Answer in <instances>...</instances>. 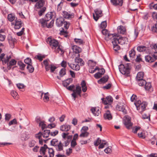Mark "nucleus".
<instances>
[{
  "instance_id": "nucleus-44",
  "label": "nucleus",
  "mask_w": 157,
  "mask_h": 157,
  "mask_svg": "<svg viewBox=\"0 0 157 157\" xmlns=\"http://www.w3.org/2000/svg\"><path fill=\"white\" fill-rule=\"evenodd\" d=\"M56 52V53H59L60 55H62L64 53V51L63 49L59 45L57 49Z\"/></svg>"
},
{
  "instance_id": "nucleus-50",
  "label": "nucleus",
  "mask_w": 157,
  "mask_h": 157,
  "mask_svg": "<svg viewBox=\"0 0 157 157\" xmlns=\"http://www.w3.org/2000/svg\"><path fill=\"white\" fill-rule=\"evenodd\" d=\"M11 94L14 98L16 99L17 98L18 94L16 91H15L14 90L12 91L11 92Z\"/></svg>"
},
{
  "instance_id": "nucleus-43",
  "label": "nucleus",
  "mask_w": 157,
  "mask_h": 157,
  "mask_svg": "<svg viewBox=\"0 0 157 157\" xmlns=\"http://www.w3.org/2000/svg\"><path fill=\"white\" fill-rule=\"evenodd\" d=\"M58 140L56 139H53L51 141V144L52 145L55 146L56 145H57L59 143Z\"/></svg>"
},
{
  "instance_id": "nucleus-13",
  "label": "nucleus",
  "mask_w": 157,
  "mask_h": 157,
  "mask_svg": "<svg viewBox=\"0 0 157 157\" xmlns=\"http://www.w3.org/2000/svg\"><path fill=\"white\" fill-rule=\"evenodd\" d=\"M116 108L117 110L122 111L124 114L127 113V110L125 109V107L123 105L121 104H118L117 105Z\"/></svg>"
},
{
  "instance_id": "nucleus-48",
  "label": "nucleus",
  "mask_w": 157,
  "mask_h": 157,
  "mask_svg": "<svg viewBox=\"0 0 157 157\" xmlns=\"http://www.w3.org/2000/svg\"><path fill=\"white\" fill-rule=\"evenodd\" d=\"M49 94L48 92L44 94V102H47L49 100Z\"/></svg>"
},
{
  "instance_id": "nucleus-40",
  "label": "nucleus",
  "mask_w": 157,
  "mask_h": 157,
  "mask_svg": "<svg viewBox=\"0 0 157 157\" xmlns=\"http://www.w3.org/2000/svg\"><path fill=\"white\" fill-rule=\"evenodd\" d=\"M15 18V17L14 15L12 13L9 14L8 16V19L11 22L12 21L14 20H15L16 19Z\"/></svg>"
},
{
  "instance_id": "nucleus-49",
  "label": "nucleus",
  "mask_w": 157,
  "mask_h": 157,
  "mask_svg": "<svg viewBox=\"0 0 157 157\" xmlns=\"http://www.w3.org/2000/svg\"><path fill=\"white\" fill-rule=\"evenodd\" d=\"M74 41L76 43L78 44L79 45L82 44L84 43L83 40L80 39L75 38L74 39Z\"/></svg>"
},
{
  "instance_id": "nucleus-58",
  "label": "nucleus",
  "mask_w": 157,
  "mask_h": 157,
  "mask_svg": "<svg viewBox=\"0 0 157 157\" xmlns=\"http://www.w3.org/2000/svg\"><path fill=\"white\" fill-rule=\"evenodd\" d=\"M11 115L10 114L6 113L5 115V120L6 121H9L11 118Z\"/></svg>"
},
{
  "instance_id": "nucleus-30",
  "label": "nucleus",
  "mask_w": 157,
  "mask_h": 157,
  "mask_svg": "<svg viewBox=\"0 0 157 157\" xmlns=\"http://www.w3.org/2000/svg\"><path fill=\"white\" fill-rule=\"evenodd\" d=\"M73 92H75L76 94H78L80 97L81 96V87L79 86H77L76 87V90H73Z\"/></svg>"
},
{
  "instance_id": "nucleus-19",
  "label": "nucleus",
  "mask_w": 157,
  "mask_h": 157,
  "mask_svg": "<svg viewBox=\"0 0 157 157\" xmlns=\"http://www.w3.org/2000/svg\"><path fill=\"white\" fill-rule=\"evenodd\" d=\"M72 48L73 52L76 54H78L82 52L81 48L76 45H73L72 46Z\"/></svg>"
},
{
  "instance_id": "nucleus-36",
  "label": "nucleus",
  "mask_w": 157,
  "mask_h": 157,
  "mask_svg": "<svg viewBox=\"0 0 157 157\" xmlns=\"http://www.w3.org/2000/svg\"><path fill=\"white\" fill-rule=\"evenodd\" d=\"M46 21L44 18H42L39 20V22L41 24V25L43 27H45L47 26V23Z\"/></svg>"
},
{
  "instance_id": "nucleus-34",
  "label": "nucleus",
  "mask_w": 157,
  "mask_h": 157,
  "mask_svg": "<svg viewBox=\"0 0 157 157\" xmlns=\"http://www.w3.org/2000/svg\"><path fill=\"white\" fill-rule=\"evenodd\" d=\"M44 2L43 0H39L36 4L35 6L37 8L39 9L43 6Z\"/></svg>"
},
{
  "instance_id": "nucleus-12",
  "label": "nucleus",
  "mask_w": 157,
  "mask_h": 157,
  "mask_svg": "<svg viewBox=\"0 0 157 157\" xmlns=\"http://www.w3.org/2000/svg\"><path fill=\"white\" fill-rule=\"evenodd\" d=\"M63 16L65 18H72L74 17V14L73 13H71L70 12H68L66 11L63 12Z\"/></svg>"
},
{
  "instance_id": "nucleus-47",
  "label": "nucleus",
  "mask_w": 157,
  "mask_h": 157,
  "mask_svg": "<svg viewBox=\"0 0 157 157\" xmlns=\"http://www.w3.org/2000/svg\"><path fill=\"white\" fill-rule=\"evenodd\" d=\"M129 56L132 58H134L136 55V52L134 49H132L129 51Z\"/></svg>"
},
{
  "instance_id": "nucleus-21",
  "label": "nucleus",
  "mask_w": 157,
  "mask_h": 157,
  "mask_svg": "<svg viewBox=\"0 0 157 157\" xmlns=\"http://www.w3.org/2000/svg\"><path fill=\"white\" fill-rule=\"evenodd\" d=\"M7 67L8 70H10L12 66L15 65L17 63V61L14 59H12L9 63H7Z\"/></svg>"
},
{
  "instance_id": "nucleus-27",
  "label": "nucleus",
  "mask_w": 157,
  "mask_h": 157,
  "mask_svg": "<svg viewBox=\"0 0 157 157\" xmlns=\"http://www.w3.org/2000/svg\"><path fill=\"white\" fill-rule=\"evenodd\" d=\"M111 37H112L113 38V39L112 40V42L113 45H118V44H119V40L118 36H116V35H115V36H114V37L113 36H111Z\"/></svg>"
},
{
  "instance_id": "nucleus-10",
  "label": "nucleus",
  "mask_w": 157,
  "mask_h": 157,
  "mask_svg": "<svg viewBox=\"0 0 157 157\" xmlns=\"http://www.w3.org/2000/svg\"><path fill=\"white\" fill-rule=\"evenodd\" d=\"M7 40L11 47L12 48H13L14 42L16 40V39L13 37L11 35H9L7 37Z\"/></svg>"
},
{
  "instance_id": "nucleus-26",
  "label": "nucleus",
  "mask_w": 157,
  "mask_h": 157,
  "mask_svg": "<svg viewBox=\"0 0 157 157\" xmlns=\"http://www.w3.org/2000/svg\"><path fill=\"white\" fill-rule=\"evenodd\" d=\"M72 81V79L71 78L67 79L66 80L63 81V86L67 87Z\"/></svg>"
},
{
  "instance_id": "nucleus-45",
  "label": "nucleus",
  "mask_w": 157,
  "mask_h": 157,
  "mask_svg": "<svg viewBox=\"0 0 157 157\" xmlns=\"http://www.w3.org/2000/svg\"><path fill=\"white\" fill-rule=\"evenodd\" d=\"M27 68L29 72L30 73L33 72L34 70V68L31 64L28 65Z\"/></svg>"
},
{
  "instance_id": "nucleus-56",
  "label": "nucleus",
  "mask_w": 157,
  "mask_h": 157,
  "mask_svg": "<svg viewBox=\"0 0 157 157\" xmlns=\"http://www.w3.org/2000/svg\"><path fill=\"white\" fill-rule=\"evenodd\" d=\"M46 8L45 7H43L38 12V14L40 16L42 15L44 13L45 11Z\"/></svg>"
},
{
  "instance_id": "nucleus-15",
  "label": "nucleus",
  "mask_w": 157,
  "mask_h": 157,
  "mask_svg": "<svg viewBox=\"0 0 157 157\" xmlns=\"http://www.w3.org/2000/svg\"><path fill=\"white\" fill-rule=\"evenodd\" d=\"M80 57V55L78 54L77 56H76L75 59V61L76 63L78 64L79 63L80 66H83L85 63L81 58H79Z\"/></svg>"
},
{
  "instance_id": "nucleus-7",
  "label": "nucleus",
  "mask_w": 157,
  "mask_h": 157,
  "mask_svg": "<svg viewBox=\"0 0 157 157\" xmlns=\"http://www.w3.org/2000/svg\"><path fill=\"white\" fill-rule=\"evenodd\" d=\"M131 118L128 117H126L124 119V124L127 128L130 129L132 125V123L131 122Z\"/></svg>"
},
{
  "instance_id": "nucleus-22",
  "label": "nucleus",
  "mask_w": 157,
  "mask_h": 157,
  "mask_svg": "<svg viewBox=\"0 0 157 157\" xmlns=\"http://www.w3.org/2000/svg\"><path fill=\"white\" fill-rule=\"evenodd\" d=\"M109 78V76L108 75H106L99 80L98 82L99 84L105 83L108 81Z\"/></svg>"
},
{
  "instance_id": "nucleus-32",
  "label": "nucleus",
  "mask_w": 157,
  "mask_h": 157,
  "mask_svg": "<svg viewBox=\"0 0 157 157\" xmlns=\"http://www.w3.org/2000/svg\"><path fill=\"white\" fill-rule=\"evenodd\" d=\"M119 44L123 45L125 43L127 39L126 37L119 36Z\"/></svg>"
},
{
  "instance_id": "nucleus-17",
  "label": "nucleus",
  "mask_w": 157,
  "mask_h": 157,
  "mask_svg": "<svg viewBox=\"0 0 157 157\" xmlns=\"http://www.w3.org/2000/svg\"><path fill=\"white\" fill-rule=\"evenodd\" d=\"M64 145L61 141L59 142V143L55 147L56 151H60L63 150Z\"/></svg>"
},
{
  "instance_id": "nucleus-2",
  "label": "nucleus",
  "mask_w": 157,
  "mask_h": 157,
  "mask_svg": "<svg viewBox=\"0 0 157 157\" xmlns=\"http://www.w3.org/2000/svg\"><path fill=\"white\" fill-rule=\"evenodd\" d=\"M129 65V63H127L126 66L123 64L120 65L119 66V69L120 72L122 74L128 76L130 73Z\"/></svg>"
},
{
  "instance_id": "nucleus-64",
  "label": "nucleus",
  "mask_w": 157,
  "mask_h": 157,
  "mask_svg": "<svg viewBox=\"0 0 157 157\" xmlns=\"http://www.w3.org/2000/svg\"><path fill=\"white\" fill-rule=\"evenodd\" d=\"M152 31L154 33H157V24H155V26L152 28Z\"/></svg>"
},
{
  "instance_id": "nucleus-11",
  "label": "nucleus",
  "mask_w": 157,
  "mask_h": 157,
  "mask_svg": "<svg viewBox=\"0 0 157 157\" xmlns=\"http://www.w3.org/2000/svg\"><path fill=\"white\" fill-rule=\"evenodd\" d=\"M111 3L114 6H122L123 0H110Z\"/></svg>"
},
{
  "instance_id": "nucleus-28",
  "label": "nucleus",
  "mask_w": 157,
  "mask_h": 157,
  "mask_svg": "<svg viewBox=\"0 0 157 157\" xmlns=\"http://www.w3.org/2000/svg\"><path fill=\"white\" fill-rule=\"evenodd\" d=\"M117 29L118 33L122 34H124L126 31L125 28L122 26H118Z\"/></svg>"
},
{
  "instance_id": "nucleus-14",
  "label": "nucleus",
  "mask_w": 157,
  "mask_h": 157,
  "mask_svg": "<svg viewBox=\"0 0 157 157\" xmlns=\"http://www.w3.org/2000/svg\"><path fill=\"white\" fill-rule=\"evenodd\" d=\"M64 21V19L62 17L58 18L56 20V25L58 27L61 26Z\"/></svg>"
},
{
  "instance_id": "nucleus-57",
  "label": "nucleus",
  "mask_w": 157,
  "mask_h": 157,
  "mask_svg": "<svg viewBox=\"0 0 157 157\" xmlns=\"http://www.w3.org/2000/svg\"><path fill=\"white\" fill-rule=\"evenodd\" d=\"M11 58V56H6V59L5 58V60H3V64H6L7 63H8L9 61V60Z\"/></svg>"
},
{
  "instance_id": "nucleus-1",
  "label": "nucleus",
  "mask_w": 157,
  "mask_h": 157,
  "mask_svg": "<svg viewBox=\"0 0 157 157\" xmlns=\"http://www.w3.org/2000/svg\"><path fill=\"white\" fill-rule=\"evenodd\" d=\"M134 104L136 107L137 109L140 113H142L146 109L147 104L145 102H141L140 100H138L134 102Z\"/></svg>"
},
{
  "instance_id": "nucleus-3",
  "label": "nucleus",
  "mask_w": 157,
  "mask_h": 157,
  "mask_svg": "<svg viewBox=\"0 0 157 157\" xmlns=\"http://www.w3.org/2000/svg\"><path fill=\"white\" fill-rule=\"evenodd\" d=\"M150 54H151L155 59H157V44H155L151 46Z\"/></svg>"
},
{
  "instance_id": "nucleus-63",
  "label": "nucleus",
  "mask_w": 157,
  "mask_h": 157,
  "mask_svg": "<svg viewBox=\"0 0 157 157\" xmlns=\"http://www.w3.org/2000/svg\"><path fill=\"white\" fill-rule=\"evenodd\" d=\"M107 26V23L106 21H102L101 24V27L102 29H105Z\"/></svg>"
},
{
  "instance_id": "nucleus-5",
  "label": "nucleus",
  "mask_w": 157,
  "mask_h": 157,
  "mask_svg": "<svg viewBox=\"0 0 157 157\" xmlns=\"http://www.w3.org/2000/svg\"><path fill=\"white\" fill-rule=\"evenodd\" d=\"M94 11L96 15L93 13V17L94 20L97 21L98 19L102 16V11L99 9H96Z\"/></svg>"
},
{
  "instance_id": "nucleus-6",
  "label": "nucleus",
  "mask_w": 157,
  "mask_h": 157,
  "mask_svg": "<svg viewBox=\"0 0 157 157\" xmlns=\"http://www.w3.org/2000/svg\"><path fill=\"white\" fill-rule=\"evenodd\" d=\"M102 103L105 105H110L113 101V98L110 96H107L105 98H104L101 99Z\"/></svg>"
},
{
  "instance_id": "nucleus-52",
  "label": "nucleus",
  "mask_w": 157,
  "mask_h": 157,
  "mask_svg": "<svg viewBox=\"0 0 157 157\" xmlns=\"http://www.w3.org/2000/svg\"><path fill=\"white\" fill-rule=\"evenodd\" d=\"M81 132V133L79 136L81 137H87L89 135V133L87 132H82V131Z\"/></svg>"
},
{
  "instance_id": "nucleus-9",
  "label": "nucleus",
  "mask_w": 157,
  "mask_h": 157,
  "mask_svg": "<svg viewBox=\"0 0 157 157\" xmlns=\"http://www.w3.org/2000/svg\"><path fill=\"white\" fill-rule=\"evenodd\" d=\"M101 32L103 35H105L106 36L105 39L107 40L110 39L112 38L111 36L114 37L115 36L114 34L109 33L108 31L105 29L102 30Z\"/></svg>"
},
{
  "instance_id": "nucleus-41",
  "label": "nucleus",
  "mask_w": 157,
  "mask_h": 157,
  "mask_svg": "<svg viewBox=\"0 0 157 157\" xmlns=\"http://www.w3.org/2000/svg\"><path fill=\"white\" fill-rule=\"evenodd\" d=\"M39 125L41 126L42 130H43L45 128H48L47 126L45 123L44 121H41L39 123Z\"/></svg>"
},
{
  "instance_id": "nucleus-18",
  "label": "nucleus",
  "mask_w": 157,
  "mask_h": 157,
  "mask_svg": "<svg viewBox=\"0 0 157 157\" xmlns=\"http://www.w3.org/2000/svg\"><path fill=\"white\" fill-rule=\"evenodd\" d=\"M67 64L69 67L73 70L78 71L80 69V66L78 64L75 65L74 64L70 63H68Z\"/></svg>"
},
{
  "instance_id": "nucleus-61",
  "label": "nucleus",
  "mask_w": 157,
  "mask_h": 157,
  "mask_svg": "<svg viewBox=\"0 0 157 157\" xmlns=\"http://www.w3.org/2000/svg\"><path fill=\"white\" fill-rule=\"evenodd\" d=\"M104 151L106 153L109 154L111 152L112 150L110 147H108L104 150Z\"/></svg>"
},
{
  "instance_id": "nucleus-33",
  "label": "nucleus",
  "mask_w": 157,
  "mask_h": 157,
  "mask_svg": "<svg viewBox=\"0 0 157 157\" xmlns=\"http://www.w3.org/2000/svg\"><path fill=\"white\" fill-rule=\"evenodd\" d=\"M144 73L143 72H138L136 77V80H139L143 79Z\"/></svg>"
},
{
  "instance_id": "nucleus-59",
  "label": "nucleus",
  "mask_w": 157,
  "mask_h": 157,
  "mask_svg": "<svg viewBox=\"0 0 157 157\" xmlns=\"http://www.w3.org/2000/svg\"><path fill=\"white\" fill-rule=\"evenodd\" d=\"M42 136H43V133L41 132H39L35 135V137L39 140L41 139V137Z\"/></svg>"
},
{
  "instance_id": "nucleus-42",
  "label": "nucleus",
  "mask_w": 157,
  "mask_h": 157,
  "mask_svg": "<svg viewBox=\"0 0 157 157\" xmlns=\"http://www.w3.org/2000/svg\"><path fill=\"white\" fill-rule=\"evenodd\" d=\"M17 64L20 67V68L21 70H24L25 65L23 62L21 61H18Z\"/></svg>"
},
{
  "instance_id": "nucleus-53",
  "label": "nucleus",
  "mask_w": 157,
  "mask_h": 157,
  "mask_svg": "<svg viewBox=\"0 0 157 157\" xmlns=\"http://www.w3.org/2000/svg\"><path fill=\"white\" fill-rule=\"evenodd\" d=\"M17 123V120L15 118H14L13 120L10 121L8 123V124L9 126H10L12 125L16 124Z\"/></svg>"
},
{
  "instance_id": "nucleus-31",
  "label": "nucleus",
  "mask_w": 157,
  "mask_h": 157,
  "mask_svg": "<svg viewBox=\"0 0 157 157\" xmlns=\"http://www.w3.org/2000/svg\"><path fill=\"white\" fill-rule=\"evenodd\" d=\"M145 60L147 62L151 63L154 62L156 59L154 58H152L150 56L147 55L145 56Z\"/></svg>"
},
{
  "instance_id": "nucleus-60",
  "label": "nucleus",
  "mask_w": 157,
  "mask_h": 157,
  "mask_svg": "<svg viewBox=\"0 0 157 157\" xmlns=\"http://www.w3.org/2000/svg\"><path fill=\"white\" fill-rule=\"evenodd\" d=\"M56 67L53 64L50 65V71L51 72H53L55 70L56 68Z\"/></svg>"
},
{
  "instance_id": "nucleus-46",
  "label": "nucleus",
  "mask_w": 157,
  "mask_h": 157,
  "mask_svg": "<svg viewBox=\"0 0 157 157\" xmlns=\"http://www.w3.org/2000/svg\"><path fill=\"white\" fill-rule=\"evenodd\" d=\"M66 74V69L65 68H62L59 72L60 77H62Z\"/></svg>"
},
{
  "instance_id": "nucleus-51",
  "label": "nucleus",
  "mask_w": 157,
  "mask_h": 157,
  "mask_svg": "<svg viewBox=\"0 0 157 157\" xmlns=\"http://www.w3.org/2000/svg\"><path fill=\"white\" fill-rule=\"evenodd\" d=\"M101 143V140L99 138H98L96 141L94 142V144L95 146H98Z\"/></svg>"
},
{
  "instance_id": "nucleus-38",
  "label": "nucleus",
  "mask_w": 157,
  "mask_h": 157,
  "mask_svg": "<svg viewBox=\"0 0 157 157\" xmlns=\"http://www.w3.org/2000/svg\"><path fill=\"white\" fill-rule=\"evenodd\" d=\"M49 134H50V130H45L44 131L43 136L44 138H46L48 137Z\"/></svg>"
},
{
  "instance_id": "nucleus-35",
  "label": "nucleus",
  "mask_w": 157,
  "mask_h": 157,
  "mask_svg": "<svg viewBox=\"0 0 157 157\" xmlns=\"http://www.w3.org/2000/svg\"><path fill=\"white\" fill-rule=\"evenodd\" d=\"M52 13L49 12L46 14L44 18L47 21H48L51 19L52 17Z\"/></svg>"
},
{
  "instance_id": "nucleus-23",
  "label": "nucleus",
  "mask_w": 157,
  "mask_h": 157,
  "mask_svg": "<svg viewBox=\"0 0 157 157\" xmlns=\"http://www.w3.org/2000/svg\"><path fill=\"white\" fill-rule=\"evenodd\" d=\"M71 129V126L69 125L65 124L61 126L60 129L63 131H68Z\"/></svg>"
},
{
  "instance_id": "nucleus-37",
  "label": "nucleus",
  "mask_w": 157,
  "mask_h": 157,
  "mask_svg": "<svg viewBox=\"0 0 157 157\" xmlns=\"http://www.w3.org/2000/svg\"><path fill=\"white\" fill-rule=\"evenodd\" d=\"M136 81L139 85L142 86H144L145 84L146 83V81L144 79L137 80H136Z\"/></svg>"
},
{
  "instance_id": "nucleus-16",
  "label": "nucleus",
  "mask_w": 157,
  "mask_h": 157,
  "mask_svg": "<svg viewBox=\"0 0 157 157\" xmlns=\"http://www.w3.org/2000/svg\"><path fill=\"white\" fill-rule=\"evenodd\" d=\"M30 135L28 132H25L22 133L21 136V139L23 141L28 140L30 137Z\"/></svg>"
},
{
  "instance_id": "nucleus-29",
  "label": "nucleus",
  "mask_w": 157,
  "mask_h": 157,
  "mask_svg": "<svg viewBox=\"0 0 157 157\" xmlns=\"http://www.w3.org/2000/svg\"><path fill=\"white\" fill-rule=\"evenodd\" d=\"M96 110L97 108L96 107H93L91 109V111L94 116H98L100 112L98 109V111H96Z\"/></svg>"
},
{
  "instance_id": "nucleus-4",
  "label": "nucleus",
  "mask_w": 157,
  "mask_h": 157,
  "mask_svg": "<svg viewBox=\"0 0 157 157\" xmlns=\"http://www.w3.org/2000/svg\"><path fill=\"white\" fill-rule=\"evenodd\" d=\"M47 42L49 43L50 46L52 48H56L58 46L59 42L57 40L55 39H52L51 38L48 37L47 40Z\"/></svg>"
},
{
  "instance_id": "nucleus-24",
  "label": "nucleus",
  "mask_w": 157,
  "mask_h": 157,
  "mask_svg": "<svg viewBox=\"0 0 157 157\" xmlns=\"http://www.w3.org/2000/svg\"><path fill=\"white\" fill-rule=\"evenodd\" d=\"M15 24L14 28L15 29H19L21 26L22 23L21 22V20L20 19L17 20V18H16L15 20Z\"/></svg>"
},
{
  "instance_id": "nucleus-54",
  "label": "nucleus",
  "mask_w": 157,
  "mask_h": 157,
  "mask_svg": "<svg viewBox=\"0 0 157 157\" xmlns=\"http://www.w3.org/2000/svg\"><path fill=\"white\" fill-rule=\"evenodd\" d=\"M24 62L28 65L32 63L31 59L29 58H27L24 60Z\"/></svg>"
},
{
  "instance_id": "nucleus-39",
  "label": "nucleus",
  "mask_w": 157,
  "mask_h": 157,
  "mask_svg": "<svg viewBox=\"0 0 157 157\" xmlns=\"http://www.w3.org/2000/svg\"><path fill=\"white\" fill-rule=\"evenodd\" d=\"M144 88L146 90H150L151 89V85L150 82H147L144 85Z\"/></svg>"
},
{
  "instance_id": "nucleus-8",
  "label": "nucleus",
  "mask_w": 157,
  "mask_h": 157,
  "mask_svg": "<svg viewBox=\"0 0 157 157\" xmlns=\"http://www.w3.org/2000/svg\"><path fill=\"white\" fill-rule=\"evenodd\" d=\"M137 50L139 52H144L146 53L150 54V49L144 46H140L137 48Z\"/></svg>"
},
{
  "instance_id": "nucleus-25",
  "label": "nucleus",
  "mask_w": 157,
  "mask_h": 157,
  "mask_svg": "<svg viewBox=\"0 0 157 157\" xmlns=\"http://www.w3.org/2000/svg\"><path fill=\"white\" fill-rule=\"evenodd\" d=\"M104 117L105 119L110 120L112 119V117L109 110H107L104 115Z\"/></svg>"
},
{
  "instance_id": "nucleus-55",
  "label": "nucleus",
  "mask_w": 157,
  "mask_h": 157,
  "mask_svg": "<svg viewBox=\"0 0 157 157\" xmlns=\"http://www.w3.org/2000/svg\"><path fill=\"white\" fill-rule=\"evenodd\" d=\"M46 150L44 149V147H41L40 150V154L43 155H44L45 154Z\"/></svg>"
},
{
  "instance_id": "nucleus-20",
  "label": "nucleus",
  "mask_w": 157,
  "mask_h": 157,
  "mask_svg": "<svg viewBox=\"0 0 157 157\" xmlns=\"http://www.w3.org/2000/svg\"><path fill=\"white\" fill-rule=\"evenodd\" d=\"M44 149L46 150L48 148L49 149L48 153L49 154L50 157H53L54 156V151L52 148H49L47 146L46 144H44L43 147Z\"/></svg>"
},
{
  "instance_id": "nucleus-62",
  "label": "nucleus",
  "mask_w": 157,
  "mask_h": 157,
  "mask_svg": "<svg viewBox=\"0 0 157 157\" xmlns=\"http://www.w3.org/2000/svg\"><path fill=\"white\" fill-rule=\"evenodd\" d=\"M120 49V47L118 45L114 44L113 45V50L117 52Z\"/></svg>"
}]
</instances>
